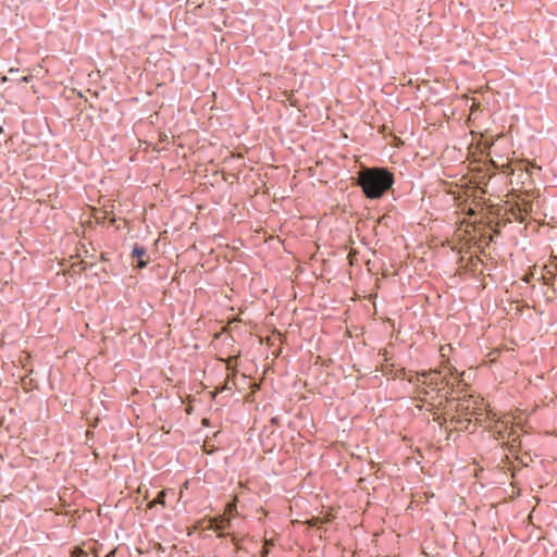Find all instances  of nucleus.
Instances as JSON below:
<instances>
[{"mask_svg":"<svg viewBox=\"0 0 557 557\" xmlns=\"http://www.w3.org/2000/svg\"><path fill=\"white\" fill-rule=\"evenodd\" d=\"M231 527V521L230 519H226V518H221L219 520V522L214 523L213 525V529L215 531H220V530H224V529H227Z\"/></svg>","mask_w":557,"mask_h":557,"instance_id":"obj_4","label":"nucleus"},{"mask_svg":"<svg viewBox=\"0 0 557 557\" xmlns=\"http://www.w3.org/2000/svg\"><path fill=\"white\" fill-rule=\"evenodd\" d=\"M132 258L136 260V264L134 267L138 270L145 269L149 263V258L147 256V249L138 244L133 246Z\"/></svg>","mask_w":557,"mask_h":557,"instance_id":"obj_2","label":"nucleus"},{"mask_svg":"<svg viewBox=\"0 0 557 557\" xmlns=\"http://www.w3.org/2000/svg\"><path fill=\"white\" fill-rule=\"evenodd\" d=\"M271 423H272V424H276V423H277V418H272V419H271Z\"/></svg>","mask_w":557,"mask_h":557,"instance_id":"obj_5","label":"nucleus"},{"mask_svg":"<svg viewBox=\"0 0 557 557\" xmlns=\"http://www.w3.org/2000/svg\"><path fill=\"white\" fill-rule=\"evenodd\" d=\"M354 184L367 199L380 200L393 189L395 176L387 168L362 165L354 177Z\"/></svg>","mask_w":557,"mask_h":557,"instance_id":"obj_1","label":"nucleus"},{"mask_svg":"<svg viewBox=\"0 0 557 557\" xmlns=\"http://www.w3.org/2000/svg\"><path fill=\"white\" fill-rule=\"evenodd\" d=\"M165 497H166V493H165V491H160V492L157 494L156 498H154L152 502H150V503L148 504V507H149V508H152V507H153V506H156L157 504H160V505L164 506V505H165Z\"/></svg>","mask_w":557,"mask_h":557,"instance_id":"obj_3","label":"nucleus"}]
</instances>
